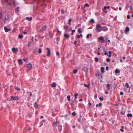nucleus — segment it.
<instances>
[{
	"label": "nucleus",
	"instance_id": "obj_1",
	"mask_svg": "<svg viewBox=\"0 0 133 133\" xmlns=\"http://www.w3.org/2000/svg\"><path fill=\"white\" fill-rule=\"evenodd\" d=\"M102 26L101 25L97 23L96 24V29L97 32H99L102 31Z\"/></svg>",
	"mask_w": 133,
	"mask_h": 133
},
{
	"label": "nucleus",
	"instance_id": "obj_2",
	"mask_svg": "<svg viewBox=\"0 0 133 133\" xmlns=\"http://www.w3.org/2000/svg\"><path fill=\"white\" fill-rule=\"evenodd\" d=\"M19 99V98L17 96H11L8 98L9 101H12L14 100H18Z\"/></svg>",
	"mask_w": 133,
	"mask_h": 133
},
{
	"label": "nucleus",
	"instance_id": "obj_3",
	"mask_svg": "<svg viewBox=\"0 0 133 133\" xmlns=\"http://www.w3.org/2000/svg\"><path fill=\"white\" fill-rule=\"evenodd\" d=\"M47 28V25H44L42 27L41 29L40 30V31L41 32H42L43 31H45Z\"/></svg>",
	"mask_w": 133,
	"mask_h": 133
},
{
	"label": "nucleus",
	"instance_id": "obj_4",
	"mask_svg": "<svg viewBox=\"0 0 133 133\" xmlns=\"http://www.w3.org/2000/svg\"><path fill=\"white\" fill-rule=\"evenodd\" d=\"M26 66L28 69L30 70L32 67V64L31 63L27 64L26 65Z\"/></svg>",
	"mask_w": 133,
	"mask_h": 133
},
{
	"label": "nucleus",
	"instance_id": "obj_5",
	"mask_svg": "<svg viewBox=\"0 0 133 133\" xmlns=\"http://www.w3.org/2000/svg\"><path fill=\"white\" fill-rule=\"evenodd\" d=\"M59 123V122L56 121V122H54L52 123V125L53 126L56 127L57 126V124Z\"/></svg>",
	"mask_w": 133,
	"mask_h": 133
},
{
	"label": "nucleus",
	"instance_id": "obj_6",
	"mask_svg": "<svg viewBox=\"0 0 133 133\" xmlns=\"http://www.w3.org/2000/svg\"><path fill=\"white\" fill-rule=\"evenodd\" d=\"M102 31L103 30V31L105 32L108 30V28L106 26H102Z\"/></svg>",
	"mask_w": 133,
	"mask_h": 133
},
{
	"label": "nucleus",
	"instance_id": "obj_7",
	"mask_svg": "<svg viewBox=\"0 0 133 133\" xmlns=\"http://www.w3.org/2000/svg\"><path fill=\"white\" fill-rule=\"evenodd\" d=\"M46 49L47 50V56H49L50 55V49L48 48H46Z\"/></svg>",
	"mask_w": 133,
	"mask_h": 133
},
{
	"label": "nucleus",
	"instance_id": "obj_8",
	"mask_svg": "<svg viewBox=\"0 0 133 133\" xmlns=\"http://www.w3.org/2000/svg\"><path fill=\"white\" fill-rule=\"evenodd\" d=\"M12 50L14 53H15L17 52L18 51V50L17 48H13L12 49Z\"/></svg>",
	"mask_w": 133,
	"mask_h": 133
},
{
	"label": "nucleus",
	"instance_id": "obj_9",
	"mask_svg": "<svg viewBox=\"0 0 133 133\" xmlns=\"http://www.w3.org/2000/svg\"><path fill=\"white\" fill-rule=\"evenodd\" d=\"M4 29L6 32H7L10 30V29L8 28L6 26H5Z\"/></svg>",
	"mask_w": 133,
	"mask_h": 133
},
{
	"label": "nucleus",
	"instance_id": "obj_10",
	"mask_svg": "<svg viewBox=\"0 0 133 133\" xmlns=\"http://www.w3.org/2000/svg\"><path fill=\"white\" fill-rule=\"evenodd\" d=\"M64 36L66 38H69V35L66 34H64Z\"/></svg>",
	"mask_w": 133,
	"mask_h": 133
},
{
	"label": "nucleus",
	"instance_id": "obj_11",
	"mask_svg": "<svg viewBox=\"0 0 133 133\" xmlns=\"http://www.w3.org/2000/svg\"><path fill=\"white\" fill-rule=\"evenodd\" d=\"M99 40L100 41H102V42H104V38L103 37H100L99 38Z\"/></svg>",
	"mask_w": 133,
	"mask_h": 133
},
{
	"label": "nucleus",
	"instance_id": "obj_12",
	"mask_svg": "<svg viewBox=\"0 0 133 133\" xmlns=\"http://www.w3.org/2000/svg\"><path fill=\"white\" fill-rule=\"evenodd\" d=\"M18 61L19 64L22 65V64L23 62L22 59H19L18 60Z\"/></svg>",
	"mask_w": 133,
	"mask_h": 133
},
{
	"label": "nucleus",
	"instance_id": "obj_13",
	"mask_svg": "<svg viewBox=\"0 0 133 133\" xmlns=\"http://www.w3.org/2000/svg\"><path fill=\"white\" fill-rule=\"evenodd\" d=\"M107 87L108 88V90H109L110 89V85L109 84H107Z\"/></svg>",
	"mask_w": 133,
	"mask_h": 133
},
{
	"label": "nucleus",
	"instance_id": "obj_14",
	"mask_svg": "<svg viewBox=\"0 0 133 133\" xmlns=\"http://www.w3.org/2000/svg\"><path fill=\"white\" fill-rule=\"evenodd\" d=\"M38 104L37 103H35L34 104V106L36 108H37L38 107Z\"/></svg>",
	"mask_w": 133,
	"mask_h": 133
},
{
	"label": "nucleus",
	"instance_id": "obj_15",
	"mask_svg": "<svg viewBox=\"0 0 133 133\" xmlns=\"http://www.w3.org/2000/svg\"><path fill=\"white\" fill-rule=\"evenodd\" d=\"M101 71L102 73H103L104 72V68L103 67H102L101 68Z\"/></svg>",
	"mask_w": 133,
	"mask_h": 133
},
{
	"label": "nucleus",
	"instance_id": "obj_16",
	"mask_svg": "<svg viewBox=\"0 0 133 133\" xmlns=\"http://www.w3.org/2000/svg\"><path fill=\"white\" fill-rule=\"evenodd\" d=\"M82 70L83 71H86L88 70V68L86 67H84L82 68Z\"/></svg>",
	"mask_w": 133,
	"mask_h": 133
},
{
	"label": "nucleus",
	"instance_id": "obj_17",
	"mask_svg": "<svg viewBox=\"0 0 133 133\" xmlns=\"http://www.w3.org/2000/svg\"><path fill=\"white\" fill-rule=\"evenodd\" d=\"M56 86V83L55 82H54L51 85V87H55Z\"/></svg>",
	"mask_w": 133,
	"mask_h": 133
},
{
	"label": "nucleus",
	"instance_id": "obj_18",
	"mask_svg": "<svg viewBox=\"0 0 133 133\" xmlns=\"http://www.w3.org/2000/svg\"><path fill=\"white\" fill-rule=\"evenodd\" d=\"M9 19V18L8 17L7 18H6V17H5L4 21V22L5 23L7 21H8Z\"/></svg>",
	"mask_w": 133,
	"mask_h": 133
},
{
	"label": "nucleus",
	"instance_id": "obj_19",
	"mask_svg": "<svg viewBox=\"0 0 133 133\" xmlns=\"http://www.w3.org/2000/svg\"><path fill=\"white\" fill-rule=\"evenodd\" d=\"M26 18L27 20L28 21H31L32 19V17H27Z\"/></svg>",
	"mask_w": 133,
	"mask_h": 133
},
{
	"label": "nucleus",
	"instance_id": "obj_20",
	"mask_svg": "<svg viewBox=\"0 0 133 133\" xmlns=\"http://www.w3.org/2000/svg\"><path fill=\"white\" fill-rule=\"evenodd\" d=\"M32 44V43L30 42H29L28 43L27 45V46L28 47H30L31 45Z\"/></svg>",
	"mask_w": 133,
	"mask_h": 133
},
{
	"label": "nucleus",
	"instance_id": "obj_21",
	"mask_svg": "<svg viewBox=\"0 0 133 133\" xmlns=\"http://www.w3.org/2000/svg\"><path fill=\"white\" fill-rule=\"evenodd\" d=\"M120 72V71L118 69H116L115 70V72L116 74L119 73Z\"/></svg>",
	"mask_w": 133,
	"mask_h": 133
},
{
	"label": "nucleus",
	"instance_id": "obj_22",
	"mask_svg": "<svg viewBox=\"0 0 133 133\" xmlns=\"http://www.w3.org/2000/svg\"><path fill=\"white\" fill-rule=\"evenodd\" d=\"M127 116L128 117H131L132 116V115L131 114H128L127 115Z\"/></svg>",
	"mask_w": 133,
	"mask_h": 133
},
{
	"label": "nucleus",
	"instance_id": "obj_23",
	"mask_svg": "<svg viewBox=\"0 0 133 133\" xmlns=\"http://www.w3.org/2000/svg\"><path fill=\"white\" fill-rule=\"evenodd\" d=\"M78 32L79 33H81L82 32V29L80 28H79L78 29Z\"/></svg>",
	"mask_w": 133,
	"mask_h": 133
},
{
	"label": "nucleus",
	"instance_id": "obj_24",
	"mask_svg": "<svg viewBox=\"0 0 133 133\" xmlns=\"http://www.w3.org/2000/svg\"><path fill=\"white\" fill-rule=\"evenodd\" d=\"M110 8V7L109 6H108L107 7L106 6H104V10H105L107 9H109Z\"/></svg>",
	"mask_w": 133,
	"mask_h": 133
},
{
	"label": "nucleus",
	"instance_id": "obj_25",
	"mask_svg": "<svg viewBox=\"0 0 133 133\" xmlns=\"http://www.w3.org/2000/svg\"><path fill=\"white\" fill-rule=\"evenodd\" d=\"M64 28L66 30V31H68L69 30V27L68 26H64Z\"/></svg>",
	"mask_w": 133,
	"mask_h": 133
},
{
	"label": "nucleus",
	"instance_id": "obj_26",
	"mask_svg": "<svg viewBox=\"0 0 133 133\" xmlns=\"http://www.w3.org/2000/svg\"><path fill=\"white\" fill-rule=\"evenodd\" d=\"M18 37L19 38L21 39L23 38V36L22 35H18Z\"/></svg>",
	"mask_w": 133,
	"mask_h": 133
},
{
	"label": "nucleus",
	"instance_id": "obj_27",
	"mask_svg": "<svg viewBox=\"0 0 133 133\" xmlns=\"http://www.w3.org/2000/svg\"><path fill=\"white\" fill-rule=\"evenodd\" d=\"M129 28L128 26L126 28L125 31L126 32L128 31H129Z\"/></svg>",
	"mask_w": 133,
	"mask_h": 133
},
{
	"label": "nucleus",
	"instance_id": "obj_28",
	"mask_svg": "<svg viewBox=\"0 0 133 133\" xmlns=\"http://www.w3.org/2000/svg\"><path fill=\"white\" fill-rule=\"evenodd\" d=\"M90 85V84H89L88 85H87L86 84H84V85L85 87L88 88L89 87V86Z\"/></svg>",
	"mask_w": 133,
	"mask_h": 133
},
{
	"label": "nucleus",
	"instance_id": "obj_29",
	"mask_svg": "<svg viewBox=\"0 0 133 133\" xmlns=\"http://www.w3.org/2000/svg\"><path fill=\"white\" fill-rule=\"evenodd\" d=\"M70 95H68L67 97V98L68 101H70Z\"/></svg>",
	"mask_w": 133,
	"mask_h": 133
},
{
	"label": "nucleus",
	"instance_id": "obj_30",
	"mask_svg": "<svg viewBox=\"0 0 133 133\" xmlns=\"http://www.w3.org/2000/svg\"><path fill=\"white\" fill-rule=\"evenodd\" d=\"M72 20L71 19H69L68 20V24L69 25H70L71 24V21Z\"/></svg>",
	"mask_w": 133,
	"mask_h": 133
},
{
	"label": "nucleus",
	"instance_id": "obj_31",
	"mask_svg": "<svg viewBox=\"0 0 133 133\" xmlns=\"http://www.w3.org/2000/svg\"><path fill=\"white\" fill-rule=\"evenodd\" d=\"M77 36L78 38H80V37H82V34H81L79 35H77Z\"/></svg>",
	"mask_w": 133,
	"mask_h": 133
},
{
	"label": "nucleus",
	"instance_id": "obj_32",
	"mask_svg": "<svg viewBox=\"0 0 133 133\" xmlns=\"http://www.w3.org/2000/svg\"><path fill=\"white\" fill-rule=\"evenodd\" d=\"M78 95V94L77 93H75V94L74 96L75 97V99H76L77 98V97Z\"/></svg>",
	"mask_w": 133,
	"mask_h": 133
},
{
	"label": "nucleus",
	"instance_id": "obj_33",
	"mask_svg": "<svg viewBox=\"0 0 133 133\" xmlns=\"http://www.w3.org/2000/svg\"><path fill=\"white\" fill-rule=\"evenodd\" d=\"M77 72V69H74L73 70V73L74 74H76Z\"/></svg>",
	"mask_w": 133,
	"mask_h": 133
},
{
	"label": "nucleus",
	"instance_id": "obj_34",
	"mask_svg": "<svg viewBox=\"0 0 133 133\" xmlns=\"http://www.w3.org/2000/svg\"><path fill=\"white\" fill-rule=\"evenodd\" d=\"M102 103H100L99 104H97L96 105V106L97 107H98L99 106H102Z\"/></svg>",
	"mask_w": 133,
	"mask_h": 133
},
{
	"label": "nucleus",
	"instance_id": "obj_35",
	"mask_svg": "<svg viewBox=\"0 0 133 133\" xmlns=\"http://www.w3.org/2000/svg\"><path fill=\"white\" fill-rule=\"evenodd\" d=\"M124 128V127L123 126H122V128L120 129V131H121L123 132L124 131V130H123V128Z\"/></svg>",
	"mask_w": 133,
	"mask_h": 133
},
{
	"label": "nucleus",
	"instance_id": "obj_36",
	"mask_svg": "<svg viewBox=\"0 0 133 133\" xmlns=\"http://www.w3.org/2000/svg\"><path fill=\"white\" fill-rule=\"evenodd\" d=\"M125 85L127 86V88H128L129 87V85L128 83H126L125 84Z\"/></svg>",
	"mask_w": 133,
	"mask_h": 133
},
{
	"label": "nucleus",
	"instance_id": "obj_37",
	"mask_svg": "<svg viewBox=\"0 0 133 133\" xmlns=\"http://www.w3.org/2000/svg\"><path fill=\"white\" fill-rule=\"evenodd\" d=\"M95 60L96 62H98L99 61V58L97 57H95Z\"/></svg>",
	"mask_w": 133,
	"mask_h": 133
},
{
	"label": "nucleus",
	"instance_id": "obj_38",
	"mask_svg": "<svg viewBox=\"0 0 133 133\" xmlns=\"http://www.w3.org/2000/svg\"><path fill=\"white\" fill-rule=\"evenodd\" d=\"M90 22L91 23H93L94 22V21L93 19H91L90 20Z\"/></svg>",
	"mask_w": 133,
	"mask_h": 133
},
{
	"label": "nucleus",
	"instance_id": "obj_39",
	"mask_svg": "<svg viewBox=\"0 0 133 133\" xmlns=\"http://www.w3.org/2000/svg\"><path fill=\"white\" fill-rule=\"evenodd\" d=\"M90 35V36H91L92 35L91 34H88L86 36V37L87 38H89V36Z\"/></svg>",
	"mask_w": 133,
	"mask_h": 133
},
{
	"label": "nucleus",
	"instance_id": "obj_40",
	"mask_svg": "<svg viewBox=\"0 0 133 133\" xmlns=\"http://www.w3.org/2000/svg\"><path fill=\"white\" fill-rule=\"evenodd\" d=\"M41 52H42V50H41V49L40 48L39 49L38 51V52L39 53L41 54Z\"/></svg>",
	"mask_w": 133,
	"mask_h": 133
},
{
	"label": "nucleus",
	"instance_id": "obj_41",
	"mask_svg": "<svg viewBox=\"0 0 133 133\" xmlns=\"http://www.w3.org/2000/svg\"><path fill=\"white\" fill-rule=\"evenodd\" d=\"M15 89L16 90H17L19 91H20L21 90V89L20 88H18V87H16L15 88Z\"/></svg>",
	"mask_w": 133,
	"mask_h": 133
},
{
	"label": "nucleus",
	"instance_id": "obj_42",
	"mask_svg": "<svg viewBox=\"0 0 133 133\" xmlns=\"http://www.w3.org/2000/svg\"><path fill=\"white\" fill-rule=\"evenodd\" d=\"M49 37H51L52 36V35L51 34V32L50 31H49Z\"/></svg>",
	"mask_w": 133,
	"mask_h": 133
},
{
	"label": "nucleus",
	"instance_id": "obj_43",
	"mask_svg": "<svg viewBox=\"0 0 133 133\" xmlns=\"http://www.w3.org/2000/svg\"><path fill=\"white\" fill-rule=\"evenodd\" d=\"M107 61V62H109L110 61V58H108L106 59Z\"/></svg>",
	"mask_w": 133,
	"mask_h": 133
},
{
	"label": "nucleus",
	"instance_id": "obj_44",
	"mask_svg": "<svg viewBox=\"0 0 133 133\" xmlns=\"http://www.w3.org/2000/svg\"><path fill=\"white\" fill-rule=\"evenodd\" d=\"M85 6L88 7L89 6V5L88 3H86L85 4Z\"/></svg>",
	"mask_w": 133,
	"mask_h": 133
},
{
	"label": "nucleus",
	"instance_id": "obj_45",
	"mask_svg": "<svg viewBox=\"0 0 133 133\" xmlns=\"http://www.w3.org/2000/svg\"><path fill=\"white\" fill-rule=\"evenodd\" d=\"M76 113L75 112H73L72 113V115L73 116H75L76 115Z\"/></svg>",
	"mask_w": 133,
	"mask_h": 133
},
{
	"label": "nucleus",
	"instance_id": "obj_46",
	"mask_svg": "<svg viewBox=\"0 0 133 133\" xmlns=\"http://www.w3.org/2000/svg\"><path fill=\"white\" fill-rule=\"evenodd\" d=\"M61 13L63 14H64V10L62 9L61 11Z\"/></svg>",
	"mask_w": 133,
	"mask_h": 133
},
{
	"label": "nucleus",
	"instance_id": "obj_47",
	"mask_svg": "<svg viewBox=\"0 0 133 133\" xmlns=\"http://www.w3.org/2000/svg\"><path fill=\"white\" fill-rule=\"evenodd\" d=\"M19 7L18 6L16 8V10H17V12H18V11H19Z\"/></svg>",
	"mask_w": 133,
	"mask_h": 133
},
{
	"label": "nucleus",
	"instance_id": "obj_48",
	"mask_svg": "<svg viewBox=\"0 0 133 133\" xmlns=\"http://www.w3.org/2000/svg\"><path fill=\"white\" fill-rule=\"evenodd\" d=\"M2 17V13L1 12H0V19H1Z\"/></svg>",
	"mask_w": 133,
	"mask_h": 133
},
{
	"label": "nucleus",
	"instance_id": "obj_49",
	"mask_svg": "<svg viewBox=\"0 0 133 133\" xmlns=\"http://www.w3.org/2000/svg\"><path fill=\"white\" fill-rule=\"evenodd\" d=\"M56 54L57 56H59V53L58 51H57L56 52Z\"/></svg>",
	"mask_w": 133,
	"mask_h": 133
},
{
	"label": "nucleus",
	"instance_id": "obj_50",
	"mask_svg": "<svg viewBox=\"0 0 133 133\" xmlns=\"http://www.w3.org/2000/svg\"><path fill=\"white\" fill-rule=\"evenodd\" d=\"M120 94L121 95H123V92L121 91L120 92Z\"/></svg>",
	"mask_w": 133,
	"mask_h": 133
},
{
	"label": "nucleus",
	"instance_id": "obj_51",
	"mask_svg": "<svg viewBox=\"0 0 133 133\" xmlns=\"http://www.w3.org/2000/svg\"><path fill=\"white\" fill-rule=\"evenodd\" d=\"M99 99L101 100V101H103V98L100 97L99 98Z\"/></svg>",
	"mask_w": 133,
	"mask_h": 133
},
{
	"label": "nucleus",
	"instance_id": "obj_52",
	"mask_svg": "<svg viewBox=\"0 0 133 133\" xmlns=\"http://www.w3.org/2000/svg\"><path fill=\"white\" fill-rule=\"evenodd\" d=\"M67 116V115H62V116H61V117H66Z\"/></svg>",
	"mask_w": 133,
	"mask_h": 133
},
{
	"label": "nucleus",
	"instance_id": "obj_53",
	"mask_svg": "<svg viewBox=\"0 0 133 133\" xmlns=\"http://www.w3.org/2000/svg\"><path fill=\"white\" fill-rule=\"evenodd\" d=\"M28 116L30 117H31V113L29 114L28 115Z\"/></svg>",
	"mask_w": 133,
	"mask_h": 133
},
{
	"label": "nucleus",
	"instance_id": "obj_54",
	"mask_svg": "<svg viewBox=\"0 0 133 133\" xmlns=\"http://www.w3.org/2000/svg\"><path fill=\"white\" fill-rule=\"evenodd\" d=\"M127 18L128 19H129L130 18V16L129 15H128L127 16Z\"/></svg>",
	"mask_w": 133,
	"mask_h": 133
},
{
	"label": "nucleus",
	"instance_id": "obj_55",
	"mask_svg": "<svg viewBox=\"0 0 133 133\" xmlns=\"http://www.w3.org/2000/svg\"><path fill=\"white\" fill-rule=\"evenodd\" d=\"M97 97V94L95 95L94 96V98L95 99H96Z\"/></svg>",
	"mask_w": 133,
	"mask_h": 133
},
{
	"label": "nucleus",
	"instance_id": "obj_56",
	"mask_svg": "<svg viewBox=\"0 0 133 133\" xmlns=\"http://www.w3.org/2000/svg\"><path fill=\"white\" fill-rule=\"evenodd\" d=\"M74 44L76 45L77 44V41H75L74 42Z\"/></svg>",
	"mask_w": 133,
	"mask_h": 133
},
{
	"label": "nucleus",
	"instance_id": "obj_57",
	"mask_svg": "<svg viewBox=\"0 0 133 133\" xmlns=\"http://www.w3.org/2000/svg\"><path fill=\"white\" fill-rule=\"evenodd\" d=\"M105 55H108V54L107 52L106 51H105Z\"/></svg>",
	"mask_w": 133,
	"mask_h": 133
},
{
	"label": "nucleus",
	"instance_id": "obj_58",
	"mask_svg": "<svg viewBox=\"0 0 133 133\" xmlns=\"http://www.w3.org/2000/svg\"><path fill=\"white\" fill-rule=\"evenodd\" d=\"M75 31V30H72V32L73 33Z\"/></svg>",
	"mask_w": 133,
	"mask_h": 133
},
{
	"label": "nucleus",
	"instance_id": "obj_59",
	"mask_svg": "<svg viewBox=\"0 0 133 133\" xmlns=\"http://www.w3.org/2000/svg\"><path fill=\"white\" fill-rule=\"evenodd\" d=\"M109 54H111L112 53V52L110 51H109Z\"/></svg>",
	"mask_w": 133,
	"mask_h": 133
},
{
	"label": "nucleus",
	"instance_id": "obj_60",
	"mask_svg": "<svg viewBox=\"0 0 133 133\" xmlns=\"http://www.w3.org/2000/svg\"><path fill=\"white\" fill-rule=\"evenodd\" d=\"M108 92L107 91H105V94H108Z\"/></svg>",
	"mask_w": 133,
	"mask_h": 133
},
{
	"label": "nucleus",
	"instance_id": "obj_61",
	"mask_svg": "<svg viewBox=\"0 0 133 133\" xmlns=\"http://www.w3.org/2000/svg\"><path fill=\"white\" fill-rule=\"evenodd\" d=\"M119 10H122V8L121 7H119Z\"/></svg>",
	"mask_w": 133,
	"mask_h": 133
},
{
	"label": "nucleus",
	"instance_id": "obj_62",
	"mask_svg": "<svg viewBox=\"0 0 133 133\" xmlns=\"http://www.w3.org/2000/svg\"><path fill=\"white\" fill-rule=\"evenodd\" d=\"M125 58H126V57L125 56L123 57V59H125Z\"/></svg>",
	"mask_w": 133,
	"mask_h": 133
},
{
	"label": "nucleus",
	"instance_id": "obj_63",
	"mask_svg": "<svg viewBox=\"0 0 133 133\" xmlns=\"http://www.w3.org/2000/svg\"><path fill=\"white\" fill-rule=\"evenodd\" d=\"M108 66H107L106 67V69L107 70H108Z\"/></svg>",
	"mask_w": 133,
	"mask_h": 133
},
{
	"label": "nucleus",
	"instance_id": "obj_64",
	"mask_svg": "<svg viewBox=\"0 0 133 133\" xmlns=\"http://www.w3.org/2000/svg\"><path fill=\"white\" fill-rule=\"evenodd\" d=\"M23 33L24 34H27V32H23Z\"/></svg>",
	"mask_w": 133,
	"mask_h": 133
}]
</instances>
